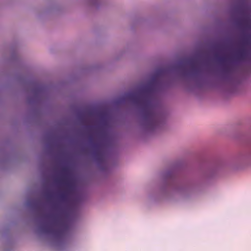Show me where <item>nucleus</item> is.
Listing matches in <instances>:
<instances>
[{
	"label": "nucleus",
	"mask_w": 251,
	"mask_h": 251,
	"mask_svg": "<svg viewBox=\"0 0 251 251\" xmlns=\"http://www.w3.org/2000/svg\"><path fill=\"white\" fill-rule=\"evenodd\" d=\"M146 87L138 92L130 93L127 97L135 103L143 106V115L145 119L151 126L156 125L158 123V115L155 107L151 103V100L145 94L148 91Z\"/></svg>",
	"instance_id": "nucleus-1"
},
{
	"label": "nucleus",
	"mask_w": 251,
	"mask_h": 251,
	"mask_svg": "<svg viewBox=\"0 0 251 251\" xmlns=\"http://www.w3.org/2000/svg\"><path fill=\"white\" fill-rule=\"evenodd\" d=\"M58 181L62 186L65 188V189L59 193V199L62 201H66L68 197L70 184L68 181L64 178L58 180Z\"/></svg>",
	"instance_id": "nucleus-5"
},
{
	"label": "nucleus",
	"mask_w": 251,
	"mask_h": 251,
	"mask_svg": "<svg viewBox=\"0 0 251 251\" xmlns=\"http://www.w3.org/2000/svg\"><path fill=\"white\" fill-rule=\"evenodd\" d=\"M189 63L191 64V66L193 69H194L195 67V64L192 61H189Z\"/></svg>",
	"instance_id": "nucleus-7"
},
{
	"label": "nucleus",
	"mask_w": 251,
	"mask_h": 251,
	"mask_svg": "<svg viewBox=\"0 0 251 251\" xmlns=\"http://www.w3.org/2000/svg\"><path fill=\"white\" fill-rule=\"evenodd\" d=\"M236 23L239 31H251V9L249 7L242 9Z\"/></svg>",
	"instance_id": "nucleus-3"
},
{
	"label": "nucleus",
	"mask_w": 251,
	"mask_h": 251,
	"mask_svg": "<svg viewBox=\"0 0 251 251\" xmlns=\"http://www.w3.org/2000/svg\"><path fill=\"white\" fill-rule=\"evenodd\" d=\"M220 61L222 63H225L226 61V58L225 57H221L219 59Z\"/></svg>",
	"instance_id": "nucleus-8"
},
{
	"label": "nucleus",
	"mask_w": 251,
	"mask_h": 251,
	"mask_svg": "<svg viewBox=\"0 0 251 251\" xmlns=\"http://www.w3.org/2000/svg\"><path fill=\"white\" fill-rule=\"evenodd\" d=\"M94 155L95 158L98 161L102 160L104 156L103 152L99 149V147H97V149L94 152Z\"/></svg>",
	"instance_id": "nucleus-6"
},
{
	"label": "nucleus",
	"mask_w": 251,
	"mask_h": 251,
	"mask_svg": "<svg viewBox=\"0 0 251 251\" xmlns=\"http://www.w3.org/2000/svg\"><path fill=\"white\" fill-rule=\"evenodd\" d=\"M50 217L53 219V221L51 225L44 226L45 232L60 236L69 228V224L62 219L60 215H50Z\"/></svg>",
	"instance_id": "nucleus-2"
},
{
	"label": "nucleus",
	"mask_w": 251,
	"mask_h": 251,
	"mask_svg": "<svg viewBox=\"0 0 251 251\" xmlns=\"http://www.w3.org/2000/svg\"><path fill=\"white\" fill-rule=\"evenodd\" d=\"M246 37L241 41V47L238 50L236 58L237 60H245L251 54V32H242Z\"/></svg>",
	"instance_id": "nucleus-4"
}]
</instances>
